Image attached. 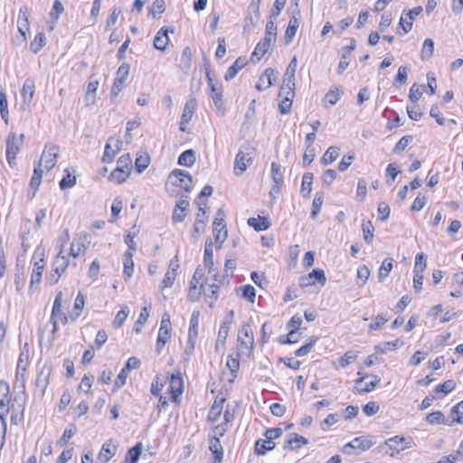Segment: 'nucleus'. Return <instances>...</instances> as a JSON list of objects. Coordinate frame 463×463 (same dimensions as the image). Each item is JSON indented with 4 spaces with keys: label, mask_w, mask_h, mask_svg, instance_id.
Segmentation results:
<instances>
[{
    "label": "nucleus",
    "mask_w": 463,
    "mask_h": 463,
    "mask_svg": "<svg viewBox=\"0 0 463 463\" xmlns=\"http://www.w3.org/2000/svg\"><path fill=\"white\" fill-rule=\"evenodd\" d=\"M28 344L25 343L24 346V351L20 354L17 367H16V374L15 381L14 383V393L24 394L26 387V372L27 367L29 365V349Z\"/></svg>",
    "instance_id": "f257e3e1"
},
{
    "label": "nucleus",
    "mask_w": 463,
    "mask_h": 463,
    "mask_svg": "<svg viewBox=\"0 0 463 463\" xmlns=\"http://www.w3.org/2000/svg\"><path fill=\"white\" fill-rule=\"evenodd\" d=\"M254 157L255 148L249 143L243 144L235 156L233 168L235 175L241 176L252 164Z\"/></svg>",
    "instance_id": "f03ea898"
},
{
    "label": "nucleus",
    "mask_w": 463,
    "mask_h": 463,
    "mask_svg": "<svg viewBox=\"0 0 463 463\" xmlns=\"http://www.w3.org/2000/svg\"><path fill=\"white\" fill-rule=\"evenodd\" d=\"M22 247H23V253L19 254L17 256L16 260V269L14 274V283L16 287L17 292H22L23 289L25 287L26 284V272L28 270L27 268V244H26V238L23 236L22 238Z\"/></svg>",
    "instance_id": "7ed1b4c3"
},
{
    "label": "nucleus",
    "mask_w": 463,
    "mask_h": 463,
    "mask_svg": "<svg viewBox=\"0 0 463 463\" xmlns=\"http://www.w3.org/2000/svg\"><path fill=\"white\" fill-rule=\"evenodd\" d=\"M17 29L18 34L13 37V43L15 46H24L25 48L27 33L29 32V14L26 6L20 9L17 18Z\"/></svg>",
    "instance_id": "20e7f679"
},
{
    "label": "nucleus",
    "mask_w": 463,
    "mask_h": 463,
    "mask_svg": "<svg viewBox=\"0 0 463 463\" xmlns=\"http://www.w3.org/2000/svg\"><path fill=\"white\" fill-rule=\"evenodd\" d=\"M195 203L198 206V213L195 217L192 237L197 239L199 235L204 232L208 216L206 215V202H202L200 198H196Z\"/></svg>",
    "instance_id": "39448f33"
},
{
    "label": "nucleus",
    "mask_w": 463,
    "mask_h": 463,
    "mask_svg": "<svg viewBox=\"0 0 463 463\" xmlns=\"http://www.w3.org/2000/svg\"><path fill=\"white\" fill-rule=\"evenodd\" d=\"M24 134H21L17 137L15 134H10L6 140V159L11 167L15 165V156L20 150V146L23 144Z\"/></svg>",
    "instance_id": "423d86ee"
},
{
    "label": "nucleus",
    "mask_w": 463,
    "mask_h": 463,
    "mask_svg": "<svg viewBox=\"0 0 463 463\" xmlns=\"http://www.w3.org/2000/svg\"><path fill=\"white\" fill-rule=\"evenodd\" d=\"M168 179L173 185L179 186L185 192H190L192 190V175L184 170L175 169L169 175Z\"/></svg>",
    "instance_id": "0eeeda50"
},
{
    "label": "nucleus",
    "mask_w": 463,
    "mask_h": 463,
    "mask_svg": "<svg viewBox=\"0 0 463 463\" xmlns=\"http://www.w3.org/2000/svg\"><path fill=\"white\" fill-rule=\"evenodd\" d=\"M172 331L171 322H170V316L168 314H164L161 325L156 339V351L157 354L161 353V350L165 346V345L167 343V341L170 338Z\"/></svg>",
    "instance_id": "6e6552de"
},
{
    "label": "nucleus",
    "mask_w": 463,
    "mask_h": 463,
    "mask_svg": "<svg viewBox=\"0 0 463 463\" xmlns=\"http://www.w3.org/2000/svg\"><path fill=\"white\" fill-rule=\"evenodd\" d=\"M223 217L224 212L222 209H220L213 223V232L214 240L217 243H220V248L222 247V244L226 241L228 237V232L226 229V224Z\"/></svg>",
    "instance_id": "1a4fd4ad"
},
{
    "label": "nucleus",
    "mask_w": 463,
    "mask_h": 463,
    "mask_svg": "<svg viewBox=\"0 0 463 463\" xmlns=\"http://www.w3.org/2000/svg\"><path fill=\"white\" fill-rule=\"evenodd\" d=\"M413 444L414 441L411 437L394 436L385 440V445L392 450L390 453L392 457L396 453L411 448Z\"/></svg>",
    "instance_id": "9d476101"
},
{
    "label": "nucleus",
    "mask_w": 463,
    "mask_h": 463,
    "mask_svg": "<svg viewBox=\"0 0 463 463\" xmlns=\"http://www.w3.org/2000/svg\"><path fill=\"white\" fill-rule=\"evenodd\" d=\"M238 343L241 348H244L250 353L254 346V335L249 324L241 326L238 333Z\"/></svg>",
    "instance_id": "9b49d317"
},
{
    "label": "nucleus",
    "mask_w": 463,
    "mask_h": 463,
    "mask_svg": "<svg viewBox=\"0 0 463 463\" xmlns=\"http://www.w3.org/2000/svg\"><path fill=\"white\" fill-rule=\"evenodd\" d=\"M317 282L321 287L326 283L325 272L321 269H315L309 274L300 277L299 285L301 288L313 286Z\"/></svg>",
    "instance_id": "f8f14e48"
},
{
    "label": "nucleus",
    "mask_w": 463,
    "mask_h": 463,
    "mask_svg": "<svg viewBox=\"0 0 463 463\" xmlns=\"http://www.w3.org/2000/svg\"><path fill=\"white\" fill-rule=\"evenodd\" d=\"M26 393L19 394L15 393V396L12 402V415L11 421L14 424H17L22 420L24 417V411L25 409Z\"/></svg>",
    "instance_id": "ddd939ff"
},
{
    "label": "nucleus",
    "mask_w": 463,
    "mask_h": 463,
    "mask_svg": "<svg viewBox=\"0 0 463 463\" xmlns=\"http://www.w3.org/2000/svg\"><path fill=\"white\" fill-rule=\"evenodd\" d=\"M58 158V147L55 146H46L43 150L39 164L49 172L56 165Z\"/></svg>",
    "instance_id": "4468645a"
},
{
    "label": "nucleus",
    "mask_w": 463,
    "mask_h": 463,
    "mask_svg": "<svg viewBox=\"0 0 463 463\" xmlns=\"http://www.w3.org/2000/svg\"><path fill=\"white\" fill-rule=\"evenodd\" d=\"M10 392L9 384L5 381H0V418L5 416L12 408L11 399L8 397Z\"/></svg>",
    "instance_id": "2eb2a0df"
},
{
    "label": "nucleus",
    "mask_w": 463,
    "mask_h": 463,
    "mask_svg": "<svg viewBox=\"0 0 463 463\" xmlns=\"http://www.w3.org/2000/svg\"><path fill=\"white\" fill-rule=\"evenodd\" d=\"M203 264L204 267L208 269L209 273H213V279L215 281H220L219 274L213 267V242L211 240H207L205 241L204 254H203Z\"/></svg>",
    "instance_id": "dca6fc26"
},
{
    "label": "nucleus",
    "mask_w": 463,
    "mask_h": 463,
    "mask_svg": "<svg viewBox=\"0 0 463 463\" xmlns=\"http://www.w3.org/2000/svg\"><path fill=\"white\" fill-rule=\"evenodd\" d=\"M308 444V439L297 433H289L287 435L283 449L288 450H298L303 445Z\"/></svg>",
    "instance_id": "f3484780"
},
{
    "label": "nucleus",
    "mask_w": 463,
    "mask_h": 463,
    "mask_svg": "<svg viewBox=\"0 0 463 463\" xmlns=\"http://www.w3.org/2000/svg\"><path fill=\"white\" fill-rule=\"evenodd\" d=\"M300 17L301 15L299 11L295 12L293 15L290 17L284 36L286 44L291 43L293 38L295 37L298 28L299 27Z\"/></svg>",
    "instance_id": "a211bd4d"
},
{
    "label": "nucleus",
    "mask_w": 463,
    "mask_h": 463,
    "mask_svg": "<svg viewBox=\"0 0 463 463\" xmlns=\"http://www.w3.org/2000/svg\"><path fill=\"white\" fill-rule=\"evenodd\" d=\"M373 445V442L370 439L361 436V437L354 438L352 441L347 443L344 447V452L349 454L350 451L348 449H360L361 451H365V450L369 449Z\"/></svg>",
    "instance_id": "6ab92c4d"
},
{
    "label": "nucleus",
    "mask_w": 463,
    "mask_h": 463,
    "mask_svg": "<svg viewBox=\"0 0 463 463\" xmlns=\"http://www.w3.org/2000/svg\"><path fill=\"white\" fill-rule=\"evenodd\" d=\"M369 377V375H365L364 377H361L357 380H355V389L357 392L359 393H365L372 392L380 383L381 379L377 375H372L373 378V381L370 383H367L365 386H362V383H364V379Z\"/></svg>",
    "instance_id": "aec40b11"
},
{
    "label": "nucleus",
    "mask_w": 463,
    "mask_h": 463,
    "mask_svg": "<svg viewBox=\"0 0 463 463\" xmlns=\"http://www.w3.org/2000/svg\"><path fill=\"white\" fill-rule=\"evenodd\" d=\"M275 74V70L267 68L259 79L256 84V89L260 91L269 89L272 85V77Z\"/></svg>",
    "instance_id": "412c9836"
},
{
    "label": "nucleus",
    "mask_w": 463,
    "mask_h": 463,
    "mask_svg": "<svg viewBox=\"0 0 463 463\" xmlns=\"http://www.w3.org/2000/svg\"><path fill=\"white\" fill-rule=\"evenodd\" d=\"M168 43V28L162 27L155 36L154 47L159 51H165Z\"/></svg>",
    "instance_id": "4be33fe9"
},
{
    "label": "nucleus",
    "mask_w": 463,
    "mask_h": 463,
    "mask_svg": "<svg viewBox=\"0 0 463 463\" xmlns=\"http://www.w3.org/2000/svg\"><path fill=\"white\" fill-rule=\"evenodd\" d=\"M117 451V447L111 441H106L99 453L98 459L103 463H107Z\"/></svg>",
    "instance_id": "5701e85b"
},
{
    "label": "nucleus",
    "mask_w": 463,
    "mask_h": 463,
    "mask_svg": "<svg viewBox=\"0 0 463 463\" xmlns=\"http://www.w3.org/2000/svg\"><path fill=\"white\" fill-rule=\"evenodd\" d=\"M247 60L245 57H239L232 66H230L224 75L225 80L229 81L236 77L238 72L244 68L247 64Z\"/></svg>",
    "instance_id": "b1692460"
},
{
    "label": "nucleus",
    "mask_w": 463,
    "mask_h": 463,
    "mask_svg": "<svg viewBox=\"0 0 463 463\" xmlns=\"http://www.w3.org/2000/svg\"><path fill=\"white\" fill-rule=\"evenodd\" d=\"M170 388L172 396L175 399L177 396L183 393L184 392V382L181 376V373L178 372L176 374L171 375L170 380Z\"/></svg>",
    "instance_id": "393cba45"
},
{
    "label": "nucleus",
    "mask_w": 463,
    "mask_h": 463,
    "mask_svg": "<svg viewBox=\"0 0 463 463\" xmlns=\"http://www.w3.org/2000/svg\"><path fill=\"white\" fill-rule=\"evenodd\" d=\"M270 43L271 38L264 37L263 40L257 43L250 59L253 60L256 58L257 61H260L268 52L269 48L270 47Z\"/></svg>",
    "instance_id": "a878e982"
},
{
    "label": "nucleus",
    "mask_w": 463,
    "mask_h": 463,
    "mask_svg": "<svg viewBox=\"0 0 463 463\" xmlns=\"http://www.w3.org/2000/svg\"><path fill=\"white\" fill-rule=\"evenodd\" d=\"M61 302H62V292L60 291L57 293L54 302H53L51 319L52 320L53 317L56 316H61V320L62 324L65 325L68 322L70 316L67 317L65 314L62 313Z\"/></svg>",
    "instance_id": "bb28decb"
},
{
    "label": "nucleus",
    "mask_w": 463,
    "mask_h": 463,
    "mask_svg": "<svg viewBox=\"0 0 463 463\" xmlns=\"http://www.w3.org/2000/svg\"><path fill=\"white\" fill-rule=\"evenodd\" d=\"M275 447L276 443L274 441L259 439L255 442L254 453L258 456H263L267 452L273 450Z\"/></svg>",
    "instance_id": "cd10ccee"
},
{
    "label": "nucleus",
    "mask_w": 463,
    "mask_h": 463,
    "mask_svg": "<svg viewBox=\"0 0 463 463\" xmlns=\"http://www.w3.org/2000/svg\"><path fill=\"white\" fill-rule=\"evenodd\" d=\"M209 449L214 456L215 463H222L223 458V449L220 439L217 437L211 438Z\"/></svg>",
    "instance_id": "c85d7f7f"
},
{
    "label": "nucleus",
    "mask_w": 463,
    "mask_h": 463,
    "mask_svg": "<svg viewBox=\"0 0 463 463\" xmlns=\"http://www.w3.org/2000/svg\"><path fill=\"white\" fill-rule=\"evenodd\" d=\"M247 222L249 226L252 227L257 232L266 231L271 225V222L269 220V218L260 216H259L258 218H249Z\"/></svg>",
    "instance_id": "c756f323"
},
{
    "label": "nucleus",
    "mask_w": 463,
    "mask_h": 463,
    "mask_svg": "<svg viewBox=\"0 0 463 463\" xmlns=\"http://www.w3.org/2000/svg\"><path fill=\"white\" fill-rule=\"evenodd\" d=\"M85 305V297L81 292H79L75 301L72 311L70 313V319L76 321L82 313Z\"/></svg>",
    "instance_id": "7c9ffc66"
},
{
    "label": "nucleus",
    "mask_w": 463,
    "mask_h": 463,
    "mask_svg": "<svg viewBox=\"0 0 463 463\" xmlns=\"http://www.w3.org/2000/svg\"><path fill=\"white\" fill-rule=\"evenodd\" d=\"M112 139H109V142L105 146L104 155L102 157L103 162L110 163L114 159L115 156L120 151L121 142L119 140H115V148H112L111 146Z\"/></svg>",
    "instance_id": "2f4dec72"
},
{
    "label": "nucleus",
    "mask_w": 463,
    "mask_h": 463,
    "mask_svg": "<svg viewBox=\"0 0 463 463\" xmlns=\"http://www.w3.org/2000/svg\"><path fill=\"white\" fill-rule=\"evenodd\" d=\"M197 107V101L195 99H190L184 105V109L182 114V125H186L191 120Z\"/></svg>",
    "instance_id": "473e14b6"
},
{
    "label": "nucleus",
    "mask_w": 463,
    "mask_h": 463,
    "mask_svg": "<svg viewBox=\"0 0 463 463\" xmlns=\"http://www.w3.org/2000/svg\"><path fill=\"white\" fill-rule=\"evenodd\" d=\"M142 443L137 442L134 447L128 449L123 463H137L142 452Z\"/></svg>",
    "instance_id": "72a5a7b5"
},
{
    "label": "nucleus",
    "mask_w": 463,
    "mask_h": 463,
    "mask_svg": "<svg viewBox=\"0 0 463 463\" xmlns=\"http://www.w3.org/2000/svg\"><path fill=\"white\" fill-rule=\"evenodd\" d=\"M403 345V342L400 339L393 341L383 342L375 346L377 352L381 354H386L389 351H394L400 348Z\"/></svg>",
    "instance_id": "f704fd0d"
},
{
    "label": "nucleus",
    "mask_w": 463,
    "mask_h": 463,
    "mask_svg": "<svg viewBox=\"0 0 463 463\" xmlns=\"http://www.w3.org/2000/svg\"><path fill=\"white\" fill-rule=\"evenodd\" d=\"M69 265L68 258L62 254V249H61L60 252L56 256L53 263L52 269L56 273H63Z\"/></svg>",
    "instance_id": "c9c22d12"
},
{
    "label": "nucleus",
    "mask_w": 463,
    "mask_h": 463,
    "mask_svg": "<svg viewBox=\"0 0 463 463\" xmlns=\"http://www.w3.org/2000/svg\"><path fill=\"white\" fill-rule=\"evenodd\" d=\"M123 265L124 269L123 273L127 279H130L134 272V261H133V252L130 250H127L124 254L123 258Z\"/></svg>",
    "instance_id": "e433bc0d"
},
{
    "label": "nucleus",
    "mask_w": 463,
    "mask_h": 463,
    "mask_svg": "<svg viewBox=\"0 0 463 463\" xmlns=\"http://www.w3.org/2000/svg\"><path fill=\"white\" fill-rule=\"evenodd\" d=\"M313 174L312 173H305L302 177L301 184V194L303 197L307 198L310 196L312 191V183H313Z\"/></svg>",
    "instance_id": "4c0bfd02"
},
{
    "label": "nucleus",
    "mask_w": 463,
    "mask_h": 463,
    "mask_svg": "<svg viewBox=\"0 0 463 463\" xmlns=\"http://www.w3.org/2000/svg\"><path fill=\"white\" fill-rule=\"evenodd\" d=\"M426 420L430 424H440V423H442L444 425L452 426V422L449 421V420L446 419L444 414L441 411H439L429 413L426 416Z\"/></svg>",
    "instance_id": "58836bf2"
},
{
    "label": "nucleus",
    "mask_w": 463,
    "mask_h": 463,
    "mask_svg": "<svg viewBox=\"0 0 463 463\" xmlns=\"http://www.w3.org/2000/svg\"><path fill=\"white\" fill-rule=\"evenodd\" d=\"M271 177L276 184L277 191H279L283 184V173L280 165L276 162L271 163Z\"/></svg>",
    "instance_id": "ea45409f"
},
{
    "label": "nucleus",
    "mask_w": 463,
    "mask_h": 463,
    "mask_svg": "<svg viewBox=\"0 0 463 463\" xmlns=\"http://www.w3.org/2000/svg\"><path fill=\"white\" fill-rule=\"evenodd\" d=\"M195 162V152L193 149L184 151L178 157L180 165L191 167Z\"/></svg>",
    "instance_id": "a19ab883"
},
{
    "label": "nucleus",
    "mask_w": 463,
    "mask_h": 463,
    "mask_svg": "<svg viewBox=\"0 0 463 463\" xmlns=\"http://www.w3.org/2000/svg\"><path fill=\"white\" fill-rule=\"evenodd\" d=\"M295 81L288 80H283L282 85L280 87V90L279 96L280 98H294L295 97Z\"/></svg>",
    "instance_id": "79ce46f5"
},
{
    "label": "nucleus",
    "mask_w": 463,
    "mask_h": 463,
    "mask_svg": "<svg viewBox=\"0 0 463 463\" xmlns=\"http://www.w3.org/2000/svg\"><path fill=\"white\" fill-rule=\"evenodd\" d=\"M339 156V148L337 146H330L323 155L321 164L324 165H331Z\"/></svg>",
    "instance_id": "37998d69"
},
{
    "label": "nucleus",
    "mask_w": 463,
    "mask_h": 463,
    "mask_svg": "<svg viewBox=\"0 0 463 463\" xmlns=\"http://www.w3.org/2000/svg\"><path fill=\"white\" fill-rule=\"evenodd\" d=\"M434 42L432 39L428 38L423 42L422 49L420 52V58L422 61H428L433 56Z\"/></svg>",
    "instance_id": "c03bdc74"
},
{
    "label": "nucleus",
    "mask_w": 463,
    "mask_h": 463,
    "mask_svg": "<svg viewBox=\"0 0 463 463\" xmlns=\"http://www.w3.org/2000/svg\"><path fill=\"white\" fill-rule=\"evenodd\" d=\"M392 262L393 260L392 258H386L378 271V279L380 282L383 281L385 278L389 276V273L391 272L392 269Z\"/></svg>",
    "instance_id": "a18cd8bd"
},
{
    "label": "nucleus",
    "mask_w": 463,
    "mask_h": 463,
    "mask_svg": "<svg viewBox=\"0 0 463 463\" xmlns=\"http://www.w3.org/2000/svg\"><path fill=\"white\" fill-rule=\"evenodd\" d=\"M199 326V311H194L189 324L188 336L197 338Z\"/></svg>",
    "instance_id": "49530a36"
},
{
    "label": "nucleus",
    "mask_w": 463,
    "mask_h": 463,
    "mask_svg": "<svg viewBox=\"0 0 463 463\" xmlns=\"http://www.w3.org/2000/svg\"><path fill=\"white\" fill-rule=\"evenodd\" d=\"M0 113H1V118L5 120V124H7L8 117H9L8 102H7L6 94L1 87H0Z\"/></svg>",
    "instance_id": "de8ad7c7"
},
{
    "label": "nucleus",
    "mask_w": 463,
    "mask_h": 463,
    "mask_svg": "<svg viewBox=\"0 0 463 463\" xmlns=\"http://www.w3.org/2000/svg\"><path fill=\"white\" fill-rule=\"evenodd\" d=\"M99 87V80L94 74L90 78L86 91V99L89 101L91 99V102L94 101L95 94Z\"/></svg>",
    "instance_id": "09e8293b"
},
{
    "label": "nucleus",
    "mask_w": 463,
    "mask_h": 463,
    "mask_svg": "<svg viewBox=\"0 0 463 463\" xmlns=\"http://www.w3.org/2000/svg\"><path fill=\"white\" fill-rule=\"evenodd\" d=\"M323 201H324V194L322 193H317L315 195V198L313 200V203H312V211L310 213V217L313 220H315L317 217V215L321 210Z\"/></svg>",
    "instance_id": "8fccbe9b"
},
{
    "label": "nucleus",
    "mask_w": 463,
    "mask_h": 463,
    "mask_svg": "<svg viewBox=\"0 0 463 463\" xmlns=\"http://www.w3.org/2000/svg\"><path fill=\"white\" fill-rule=\"evenodd\" d=\"M230 327L226 324H222L218 332V337L215 343V349L218 350L220 346L224 347L226 339L228 337Z\"/></svg>",
    "instance_id": "3c124183"
},
{
    "label": "nucleus",
    "mask_w": 463,
    "mask_h": 463,
    "mask_svg": "<svg viewBox=\"0 0 463 463\" xmlns=\"http://www.w3.org/2000/svg\"><path fill=\"white\" fill-rule=\"evenodd\" d=\"M199 283H196L194 280H191L190 287H189V292H188V298L192 302L197 301L202 294V288L203 285L201 283L200 288H198Z\"/></svg>",
    "instance_id": "603ef678"
},
{
    "label": "nucleus",
    "mask_w": 463,
    "mask_h": 463,
    "mask_svg": "<svg viewBox=\"0 0 463 463\" xmlns=\"http://www.w3.org/2000/svg\"><path fill=\"white\" fill-rule=\"evenodd\" d=\"M450 413L453 418L450 421L452 424L454 422L463 424V400L452 407Z\"/></svg>",
    "instance_id": "864d4df0"
},
{
    "label": "nucleus",
    "mask_w": 463,
    "mask_h": 463,
    "mask_svg": "<svg viewBox=\"0 0 463 463\" xmlns=\"http://www.w3.org/2000/svg\"><path fill=\"white\" fill-rule=\"evenodd\" d=\"M219 289L220 287L217 284L213 283L210 285V293L205 294V298L210 307H213L214 303L217 301L219 298Z\"/></svg>",
    "instance_id": "5fc2aeb1"
},
{
    "label": "nucleus",
    "mask_w": 463,
    "mask_h": 463,
    "mask_svg": "<svg viewBox=\"0 0 463 463\" xmlns=\"http://www.w3.org/2000/svg\"><path fill=\"white\" fill-rule=\"evenodd\" d=\"M66 175L61 178L59 183L60 188L61 190H66L68 188H71L76 184V176L71 175L69 170H65Z\"/></svg>",
    "instance_id": "6e6d98bb"
},
{
    "label": "nucleus",
    "mask_w": 463,
    "mask_h": 463,
    "mask_svg": "<svg viewBox=\"0 0 463 463\" xmlns=\"http://www.w3.org/2000/svg\"><path fill=\"white\" fill-rule=\"evenodd\" d=\"M121 168L122 170H127V174L130 173L132 168V159L129 154L122 155L118 160L117 161V167Z\"/></svg>",
    "instance_id": "4d7b16f0"
},
{
    "label": "nucleus",
    "mask_w": 463,
    "mask_h": 463,
    "mask_svg": "<svg viewBox=\"0 0 463 463\" xmlns=\"http://www.w3.org/2000/svg\"><path fill=\"white\" fill-rule=\"evenodd\" d=\"M46 44V37L44 33H38L33 42H31V50L38 52Z\"/></svg>",
    "instance_id": "13d9d810"
},
{
    "label": "nucleus",
    "mask_w": 463,
    "mask_h": 463,
    "mask_svg": "<svg viewBox=\"0 0 463 463\" xmlns=\"http://www.w3.org/2000/svg\"><path fill=\"white\" fill-rule=\"evenodd\" d=\"M211 98L217 109H221L222 106V90L221 88H218L216 85L212 86L211 90Z\"/></svg>",
    "instance_id": "bf43d9fd"
},
{
    "label": "nucleus",
    "mask_w": 463,
    "mask_h": 463,
    "mask_svg": "<svg viewBox=\"0 0 463 463\" xmlns=\"http://www.w3.org/2000/svg\"><path fill=\"white\" fill-rule=\"evenodd\" d=\"M362 229H363V233H364V240L367 243H371L373 241V232H374V228H373L371 221L364 222L362 224Z\"/></svg>",
    "instance_id": "052dcab7"
},
{
    "label": "nucleus",
    "mask_w": 463,
    "mask_h": 463,
    "mask_svg": "<svg viewBox=\"0 0 463 463\" xmlns=\"http://www.w3.org/2000/svg\"><path fill=\"white\" fill-rule=\"evenodd\" d=\"M148 317H149L148 308L146 307H145L142 308V310L139 314L138 319L133 327V330L137 334H139L141 332V326L144 325L147 321Z\"/></svg>",
    "instance_id": "680f3d73"
},
{
    "label": "nucleus",
    "mask_w": 463,
    "mask_h": 463,
    "mask_svg": "<svg viewBox=\"0 0 463 463\" xmlns=\"http://www.w3.org/2000/svg\"><path fill=\"white\" fill-rule=\"evenodd\" d=\"M297 66H298V60H297V57L294 56L287 67L283 80H288V81L289 80L295 81V73L297 71Z\"/></svg>",
    "instance_id": "e2e57ef3"
},
{
    "label": "nucleus",
    "mask_w": 463,
    "mask_h": 463,
    "mask_svg": "<svg viewBox=\"0 0 463 463\" xmlns=\"http://www.w3.org/2000/svg\"><path fill=\"white\" fill-rule=\"evenodd\" d=\"M150 158L148 155L139 156L136 158L135 168L136 171L141 174L149 165Z\"/></svg>",
    "instance_id": "0e129e2a"
},
{
    "label": "nucleus",
    "mask_w": 463,
    "mask_h": 463,
    "mask_svg": "<svg viewBox=\"0 0 463 463\" xmlns=\"http://www.w3.org/2000/svg\"><path fill=\"white\" fill-rule=\"evenodd\" d=\"M241 290V297L248 301L253 303L255 301L256 291L255 288L248 284L240 288Z\"/></svg>",
    "instance_id": "69168bd1"
},
{
    "label": "nucleus",
    "mask_w": 463,
    "mask_h": 463,
    "mask_svg": "<svg viewBox=\"0 0 463 463\" xmlns=\"http://www.w3.org/2000/svg\"><path fill=\"white\" fill-rule=\"evenodd\" d=\"M455 386H456V383L453 380H448V381L444 382L443 383L436 386L434 392L437 394L439 392L447 394V393L452 392L455 389Z\"/></svg>",
    "instance_id": "338daca9"
},
{
    "label": "nucleus",
    "mask_w": 463,
    "mask_h": 463,
    "mask_svg": "<svg viewBox=\"0 0 463 463\" xmlns=\"http://www.w3.org/2000/svg\"><path fill=\"white\" fill-rule=\"evenodd\" d=\"M357 358V353L354 351H347L340 359L339 364L341 367L345 368L350 364L354 363Z\"/></svg>",
    "instance_id": "774afa93"
}]
</instances>
